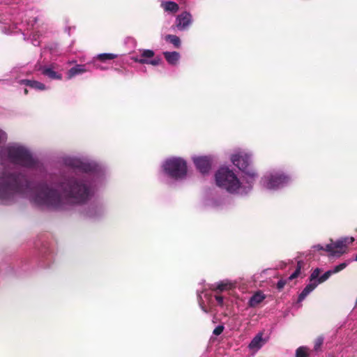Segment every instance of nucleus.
<instances>
[{
	"label": "nucleus",
	"instance_id": "obj_8",
	"mask_svg": "<svg viewBox=\"0 0 357 357\" xmlns=\"http://www.w3.org/2000/svg\"><path fill=\"white\" fill-rule=\"evenodd\" d=\"M321 269L319 268H315L309 278V283L305 287L303 291L300 293L298 298V303H301L305 298L312 292L319 284L326 281L333 274L331 269L325 272L322 275L319 276Z\"/></svg>",
	"mask_w": 357,
	"mask_h": 357
},
{
	"label": "nucleus",
	"instance_id": "obj_30",
	"mask_svg": "<svg viewBox=\"0 0 357 357\" xmlns=\"http://www.w3.org/2000/svg\"><path fill=\"white\" fill-rule=\"evenodd\" d=\"M90 63H92L96 69H98L100 70H107V68L106 66H102L96 62V60L93 59Z\"/></svg>",
	"mask_w": 357,
	"mask_h": 357
},
{
	"label": "nucleus",
	"instance_id": "obj_35",
	"mask_svg": "<svg viewBox=\"0 0 357 357\" xmlns=\"http://www.w3.org/2000/svg\"><path fill=\"white\" fill-rule=\"evenodd\" d=\"M75 63V61H69V63H70V64H71V63Z\"/></svg>",
	"mask_w": 357,
	"mask_h": 357
},
{
	"label": "nucleus",
	"instance_id": "obj_22",
	"mask_svg": "<svg viewBox=\"0 0 357 357\" xmlns=\"http://www.w3.org/2000/svg\"><path fill=\"white\" fill-rule=\"evenodd\" d=\"M265 298L266 296L261 291H257L250 298L248 305L251 307H255L260 304Z\"/></svg>",
	"mask_w": 357,
	"mask_h": 357
},
{
	"label": "nucleus",
	"instance_id": "obj_38",
	"mask_svg": "<svg viewBox=\"0 0 357 357\" xmlns=\"http://www.w3.org/2000/svg\"><path fill=\"white\" fill-rule=\"evenodd\" d=\"M24 93H27V90L26 89H25Z\"/></svg>",
	"mask_w": 357,
	"mask_h": 357
},
{
	"label": "nucleus",
	"instance_id": "obj_2",
	"mask_svg": "<svg viewBox=\"0 0 357 357\" xmlns=\"http://www.w3.org/2000/svg\"><path fill=\"white\" fill-rule=\"evenodd\" d=\"M0 24L3 33L20 34L24 40H30L34 46H38L50 31L48 24L43 20L38 10L33 8L23 10L14 4L0 8Z\"/></svg>",
	"mask_w": 357,
	"mask_h": 357
},
{
	"label": "nucleus",
	"instance_id": "obj_21",
	"mask_svg": "<svg viewBox=\"0 0 357 357\" xmlns=\"http://www.w3.org/2000/svg\"><path fill=\"white\" fill-rule=\"evenodd\" d=\"M20 83L29 86L38 91H45L48 89L44 84L36 80L22 79Z\"/></svg>",
	"mask_w": 357,
	"mask_h": 357
},
{
	"label": "nucleus",
	"instance_id": "obj_15",
	"mask_svg": "<svg viewBox=\"0 0 357 357\" xmlns=\"http://www.w3.org/2000/svg\"><path fill=\"white\" fill-rule=\"evenodd\" d=\"M41 74L50 79L61 80L62 75L55 70L54 64L46 65L40 67Z\"/></svg>",
	"mask_w": 357,
	"mask_h": 357
},
{
	"label": "nucleus",
	"instance_id": "obj_4",
	"mask_svg": "<svg viewBox=\"0 0 357 357\" xmlns=\"http://www.w3.org/2000/svg\"><path fill=\"white\" fill-rule=\"evenodd\" d=\"M255 174L251 172L248 176L238 177L234 169L222 166L215 172L214 177L218 187L231 195L245 196L253 189Z\"/></svg>",
	"mask_w": 357,
	"mask_h": 357
},
{
	"label": "nucleus",
	"instance_id": "obj_36",
	"mask_svg": "<svg viewBox=\"0 0 357 357\" xmlns=\"http://www.w3.org/2000/svg\"><path fill=\"white\" fill-rule=\"evenodd\" d=\"M9 1H10V0H4V2H5L6 3H8Z\"/></svg>",
	"mask_w": 357,
	"mask_h": 357
},
{
	"label": "nucleus",
	"instance_id": "obj_11",
	"mask_svg": "<svg viewBox=\"0 0 357 357\" xmlns=\"http://www.w3.org/2000/svg\"><path fill=\"white\" fill-rule=\"evenodd\" d=\"M105 211V208L102 202H93L85 207L81 214L84 218L95 220L102 216Z\"/></svg>",
	"mask_w": 357,
	"mask_h": 357
},
{
	"label": "nucleus",
	"instance_id": "obj_29",
	"mask_svg": "<svg viewBox=\"0 0 357 357\" xmlns=\"http://www.w3.org/2000/svg\"><path fill=\"white\" fill-rule=\"evenodd\" d=\"M347 265H348V263H347V262L341 263V264L334 266L333 268L331 269V271L333 273V274L337 273L342 271L343 269H344L347 266Z\"/></svg>",
	"mask_w": 357,
	"mask_h": 357
},
{
	"label": "nucleus",
	"instance_id": "obj_23",
	"mask_svg": "<svg viewBox=\"0 0 357 357\" xmlns=\"http://www.w3.org/2000/svg\"><path fill=\"white\" fill-rule=\"evenodd\" d=\"M163 55L167 63L172 66H175L178 62L181 56L177 52H164Z\"/></svg>",
	"mask_w": 357,
	"mask_h": 357
},
{
	"label": "nucleus",
	"instance_id": "obj_9",
	"mask_svg": "<svg viewBox=\"0 0 357 357\" xmlns=\"http://www.w3.org/2000/svg\"><path fill=\"white\" fill-rule=\"evenodd\" d=\"M197 299L199 307L206 313L210 312L212 307L214 306V301L217 305L223 307L225 305L224 297L219 295H215L213 299L212 293L208 290L206 287H202V289H197Z\"/></svg>",
	"mask_w": 357,
	"mask_h": 357
},
{
	"label": "nucleus",
	"instance_id": "obj_17",
	"mask_svg": "<svg viewBox=\"0 0 357 357\" xmlns=\"http://www.w3.org/2000/svg\"><path fill=\"white\" fill-rule=\"evenodd\" d=\"M234 287V284L228 280H225L208 286L211 291L222 292L229 290ZM207 289V287H206Z\"/></svg>",
	"mask_w": 357,
	"mask_h": 357
},
{
	"label": "nucleus",
	"instance_id": "obj_12",
	"mask_svg": "<svg viewBox=\"0 0 357 357\" xmlns=\"http://www.w3.org/2000/svg\"><path fill=\"white\" fill-rule=\"evenodd\" d=\"M140 51L139 55H135L131 57V59L135 62L142 63V64H151L152 66H158L161 59L160 58H155L151 59L153 57L155 53L151 50H142Z\"/></svg>",
	"mask_w": 357,
	"mask_h": 357
},
{
	"label": "nucleus",
	"instance_id": "obj_27",
	"mask_svg": "<svg viewBox=\"0 0 357 357\" xmlns=\"http://www.w3.org/2000/svg\"><path fill=\"white\" fill-rule=\"evenodd\" d=\"M117 57V54H112V53H102L99 54L93 58L95 60H100V61L105 62L107 60H112L116 59Z\"/></svg>",
	"mask_w": 357,
	"mask_h": 357
},
{
	"label": "nucleus",
	"instance_id": "obj_20",
	"mask_svg": "<svg viewBox=\"0 0 357 357\" xmlns=\"http://www.w3.org/2000/svg\"><path fill=\"white\" fill-rule=\"evenodd\" d=\"M303 266V262L301 261H298L297 263V266L296 270L294 271L292 274L287 280H280L277 283V288L278 289H282L284 285L287 284V281L292 280L298 277L301 274V270Z\"/></svg>",
	"mask_w": 357,
	"mask_h": 357
},
{
	"label": "nucleus",
	"instance_id": "obj_13",
	"mask_svg": "<svg viewBox=\"0 0 357 357\" xmlns=\"http://www.w3.org/2000/svg\"><path fill=\"white\" fill-rule=\"evenodd\" d=\"M193 23L192 14L188 11H183L178 15L175 19V27L180 31H187Z\"/></svg>",
	"mask_w": 357,
	"mask_h": 357
},
{
	"label": "nucleus",
	"instance_id": "obj_7",
	"mask_svg": "<svg viewBox=\"0 0 357 357\" xmlns=\"http://www.w3.org/2000/svg\"><path fill=\"white\" fill-rule=\"evenodd\" d=\"M252 153L244 149H236L230 155L231 163L237 167L244 176H248V172H252L255 174V182L258 178L257 170L252 166Z\"/></svg>",
	"mask_w": 357,
	"mask_h": 357
},
{
	"label": "nucleus",
	"instance_id": "obj_19",
	"mask_svg": "<svg viewBox=\"0 0 357 357\" xmlns=\"http://www.w3.org/2000/svg\"><path fill=\"white\" fill-rule=\"evenodd\" d=\"M223 204V199L213 195L207 196L204 199V205L208 208H218Z\"/></svg>",
	"mask_w": 357,
	"mask_h": 357
},
{
	"label": "nucleus",
	"instance_id": "obj_1",
	"mask_svg": "<svg viewBox=\"0 0 357 357\" xmlns=\"http://www.w3.org/2000/svg\"><path fill=\"white\" fill-rule=\"evenodd\" d=\"M61 163L82 174L47 175L36 183L26 175L0 176V201L8 202L16 195L24 196L36 206L63 211L81 206L91 200L107 183L106 168L86 157L65 155Z\"/></svg>",
	"mask_w": 357,
	"mask_h": 357
},
{
	"label": "nucleus",
	"instance_id": "obj_33",
	"mask_svg": "<svg viewBox=\"0 0 357 357\" xmlns=\"http://www.w3.org/2000/svg\"><path fill=\"white\" fill-rule=\"evenodd\" d=\"M223 330H224V326L220 325V326H218L217 327H215V328L213 330V333L215 335H219L222 333Z\"/></svg>",
	"mask_w": 357,
	"mask_h": 357
},
{
	"label": "nucleus",
	"instance_id": "obj_3",
	"mask_svg": "<svg viewBox=\"0 0 357 357\" xmlns=\"http://www.w3.org/2000/svg\"><path fill=\"white\" fill-rule=\"evenodd\" d=\"M0 165L3 168L11 167L22 168L44 174V165L33 154L26 145L20 142H10L0 149Z\"/></svg>",
	"mask_w": 357,
	"mask_h": 357
},
{
	"label": "nucleus",
	"instance_id": "obj_32",
	"mask_svg": "<svg viewBox=\"0 0 357 357\" xmlns=\"http://www.w3.org/2000/svg\"><path fill=\"white\" fill-rule=\"evenodd\" d=\"M7 140V134L0 128V144Z\"/></svg>",
	"mask_w": 357,
	"mask_h": 357
},
{
	"label": "nucleus",
	"instance_id": "obj_18",
	"mask_svg": "<svg viewBox=\"0 0 357 357\" xmlns=\"http://www.w3.org/2000/svg\"><path fill=\"white\" fill-rule=\"evenodd\" d=\"M160 7L165 13L170 15L176 14L179 10L178 4L172 1L162 0Z\"/></svg>",
	"mask_w": 357,
	"mask_h": 357
},
{
	"label": "nucleus",
	"instance_id": "obj_14",
	"mask_svg": "<svg viewBox=\"0 0 357 357\" xmlns=\"http://www.w3.org/2000/svg\"><path fill=\"white\" fill-rule=\"evenodd\" d=\"M192 160L196 168L203 174L208 173L211 168L212 156H196L193 157Z\"/></svg>",
	"mask_w": 357,
	"mask_h": 357
},
{
	"label": "nucleus",
	"instance_id": "obj_31",
	"mask_svg": "<svg viewBox=\"0 0 357 357\" xmlns=\"http://www.w3.org/2000/svg\"><path fill=\"white\" fill-rule=\"evenodd\" d=\"M324 342V339L323 337H318L316 341H315V344H314V350L317 351L319 350V349L321 347V346L322 345Z\"/></svg>",
	"mask_w": 357,
	"mask_h": 357
},
{
	"label": "nucleus",
	"instance_id": "obj_28",
	"mask_svg": "<svg viewBox=\"0 0 357 357\" xmlns=\"http://www.w3.org/2000/svg\"><path fill=\"white\" fill-rule=\"evenodd\" d=\"M296 357H308L309 349L307 347H300L296 350Z\"/></svg>",
	"mask_w": 357,
	"mask_h": 357
},
{
	"label": "nucleus",
	"instance_id": "obj_25",
	"mask_svg": "<svg viewBox=\"0 0 357 357\" xmlns=\"http://www.w3.org/2000/svg\"><path fill=\"white\" fill-rule=\"evenodd\" d=\"M165 41L170 43L176 48H179L181 45V39L178 36L172 34H168L165 37Z\"/></svg>",
	"mask_w": 357,
	"mask_h": 357
},
{
	"label": "nucleus",
	"instance_id": "obj_10",
	"mask_svg": "<svg viewBox=\"0 0 357 357\" xmlns=\"http://www.w3.org/2000/svg\"><path fill=\"white\" fill-rule=\"evenodd\" d=\"M354 241V237H344L326 245V251L333 256H340L347 250V245Z\"/></svg>",
	"mask_w": 357,
	"mask_h": 357
},
{
	"label": "nucleus",
	"instance_id": "obj_37",
	"mask_svg": "<svg viewBox=\"0 0 357 357\" xmlns=\"http://www.w3.org/2000/svg\"><path fill=\"white\" fill-rule=\"evenodd\" d=\"M354 260L357 261V255H356Z\"/></svg>",
	"mask_w": 357,
	"mask_h": 357
},
{
	"label": "nucleus",
	"instance_id": "obj_26",
	"mask_svg": "<svg viewBox=\"0 0 357 357\" xmlns=\"http://www.w3.org/2000/svg\"><path fill=\"white\" fill-rule=\"evenodd\" d=\"M16 174V175H20V174H22V175H25L24 174L22 173V172H8V171H2L0 172V176L3 175V174ZM18 198H26V197L24 196H22V195H16V196H15L12 199L8 201V202H1L0 201V204H11L13 203V202H15L17 199Z\"/></svg>",
	"mask_w": 357,
	"mask_h": 357
},
{
	"label": "nucleus",
	"instance_id": "obj_34",
	"mask_svg": "<svg viewBox=\"0 0 357 357\" xmlns=\"http://www.w3.org/2000/svg\"><path fill=\"white\" fill-rule=\"evenodd\" d=\"M314 248L316 249L317 250H326V247L324 248L322 245L319 244L314 245Z\"/></svg>",
	"mask_w": 357,
	"mask_h": 357
},
{
	"label": "nucleus",
	"instance_id": "obj_5",
	"mask_svg": "<svg viewBox=\"0 0 357 357\" xmlns=\"http://www.w3.org/2000/svg\"><path fill=\"white\" fill-rule=\"evenodd\" d=\"M292 181L291 176L282 168L273 167L263 174L259 185L265 190L277 192L289 186Z\"/></svg>",
	"mask_w": 357,
	"mask_h": 357
},
{
	"label": "nucleus",
	"instance_id": "obj_24",
	"mask_svg": "<svg viewBox=\"0 0 357 357\" xmlns=\"http://www.w3.org/2000/svg\"><path fill=\"white\" fill-rule=\"evenodd\" d=\"M264 343V341L262 338V334L261 333H258L257 335L254 337V338L251 340L249 344V348L250 349L259 350L261 348Z\"/></svg>",
	"mask_w": 357,
	"mask_h": 357
},
{
	"label": "nucleus",
	"instance_id": "obj_6",
	"mask_svg": "<svg viewBox=\"0 0 357 357\" xmlns=\"http://www.w3.org/2000/svg\"><path fill=\"white\" fill-rule=\"evenodd\" d=\"M162 169L163 174L168 178L174 181L182 180L187 175V162L182 158H169L162 162Z\"/></svg>",
	"mask_w": 357,
	"mask_h": 357
},
{
	"label": "nucleus",
	"instance_id": "obj_16",
	"mask_svg": "<svg viewBox=\"0 0 357 357\" xmlns=\"http://www.w3.org/2000/svg\"><path fill=\"white\" fill-rule=\"evenodd\" d=\"M90 63H87L86 64H76L75 66L70 68L67 73V79H71L75 76L82 75L86 72H91V70L89 68Z\"/></svg>",
	"mask_w": 357,
	"mask_h": 357
}]
</instances>
